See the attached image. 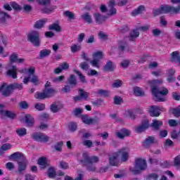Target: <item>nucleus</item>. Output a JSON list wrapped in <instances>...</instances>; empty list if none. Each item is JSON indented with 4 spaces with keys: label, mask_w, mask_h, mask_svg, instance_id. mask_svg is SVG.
I'll return each instance as SVG.
<instances>
[{
    "label": "nucleus",
    "mask_w": 180,
    "mask_h": 180,
    "mask_svg": "<svg viewBox=\"0 0 180 180\" xmlns=\"http://www.w3.org/2000/svg\"><path fill=\"white\" fill-rule=\"evenodd\" d=\"M79 162L82 167H85L89 172H95L98 169L95 163L99 162V158L98 156L90 157L87 153H84L82 154V160H80Z\"/></svg>",
    "instance_id": "f257e3e1"
},
{
    "label": "nucleus",
    "mask_w": 180,
    "mask_h": 180,
    "mask_svg": "<svg viewBox=\"0 0 180 180\" xmlns=\"http://www.w3.org/2000/svg\"><path fill=\"white\" fill-rule=\"evenodd\" d=\"M149 84L151 86L152 94L155 96V101L156 102H165V98L162 96H167L168 95V89L164 88L163 90H160L155 84H162V80L155 79L149 81Z\"/></svg>",
    "instance_id": "f03ea898"
},
{
    "label": "nucleus",
    "mask_w": 180,
    "mask_h": 180,
    "mask_svg": "<svg viewBox=\"0 0 180 180\" xmlns=\"http://www.w3.org/2000/svg\"><path fill=\"white\" fill-rule=\"evenodd\" d=\"M129 169L134 175H139L147 169V162L144 159H136L134 167H131Z\"/></svg>",
    "instance_id": "7ed1b4c3"
},
{
    "label": "nucleus",
    "mask_w": 180,
    "mask_h": 180,
    "mask_svg": "<svg viewBox=\"0 0 180 180\" xmlns=\"http://www.w3.org/2000/svg\"><path fill=\"white\" fill-rule=\"evenodd\" d=\"M34 71H36V69L34 68H30L28 69V76L24 78L22 81L23 84L27 85V84H29V82H32L34 85H39V84H40L39 77L34 75Z\"/></svg>",
    "instance_id": "20e7f679"
},
{
    "label": "nucleus",
    "mask_w": 180,
    "mask_h": 180,
    "mask_svg": "<svg viewBox=\"0 0 180 180\" xmlns=\"http://www.w3.org/2000/svg\"><path fill=\"white\" fill-rule=\"evenodd\" d=\"M30 43H32L34 47H40V32L36 30L31 31L27 36Z\"/></svg>",
    "instance_id": "39448f33"
},
{
    "label": "nucleus",
    "mask_w": 180,
    "mask_h": 180,
    "mask_svg": "<svg viewBox=\"0 0 180 180\" xmlns=\"http://www.w3.org/2000/svg\"><path fill=\"white\" fill-rule=\"evenodd\" d=\"M78 92L79 95L73 97L74 102H81L89 99V93L85 91L83 89H79Z\"/></svg>",
    "instance_id": "423d86ee"
},
{
    "label": "nucleus",
    "mask_w": 180,
    "mask_h": 180,
    "mask_svg": "<svg viewBox=\"0 0 180 180\" xmlns=\"http://www.w3.org/2000/svg\"><path fill=\"white\" fill-rule=\"evenodd\" d=\"M161 112H165V108L158 105H152L149 110V113L152 117H158L161 115Z\"/></svg>",
    "instance_id": "0eeeda50"
},
{
    "label": "nucleus",
    "mask_w": 180,
    "mask_h": 180,
    "mask_svg": "<svg viewBox=\"0 0 180 180\" xmlns=\"http://www.w3.org/2000/svg\"><path fill=\"white\" fill-rule=\"evenodd\" d=\"M80 117L85 124H98L99 123V117H95L94 118H89L88 115H80Z\"/></svg>",
    "instance_id": "6e6552de"
},
{
    "label": "nucleus",
    "mask_w": 180,
    "mask_h": 180,
    "mask_svg": "<svg viewBox=\"0 0 180 180\" xmlns=\"http://www.w3.org/2000/svg\"><path fill=\"white\" fill-rule=\"evenodd\" d=\"M1 91H2L3 96H6V98L11 96L13 92L12 86L11 84H7L6 83H3L2 85L0 86V92Z\"/></svg>",
    "instance_id": "1a4fd4ad"
},
{
    "label": "nucleus",
    "mask_w": 180,
    "mask_h": 180,
    "mask_svg": "<svg viewBox=\"0 0 180 180\" xmlns=\"http://www.w3.org/2000/svg\"><path fill=\"white\" fill-rule=\"evenodd\" d=\"M32 137L35 141H40L41 143H47L50 140L49 136L41 134L40 132H36L32 134Z\"/></svg>",
    "instance_id": "9d476101"
},
{
    "label": "nucleus",
    "mask_w": 180,
    "mask_h": 180,
    "mask_svg": "<svg viewBox=\"0 0 180 180\" xmlns=\"http://www.w3.org/2000/svg\"><path fill=\"white\" fill-rule=\"evenodd\" d=\"M149 127L150 123L148 120L143 121L141 125L135 127V131L136 133H143V131H146Z\"/></svg>",
    "instance_id": "9b49d317"
},
{
    "label": "nucleus",
    "mask_w": 180,
    "mask_h": 180,
    "mask_svg": "<svg viewBox=\"0 0 180 180\" xmlns=\"http://www.w3.org/2000/svg\"><path fill=\"white\" fill-rule=\"evenodd\" d=\"M26 168H27V160L18 162V169L16 172L19 175H24L25 171H26Z\"/></svg>",
    "instance_id": "f8f14e48"
},
{
    "label": "nucleus",
    "mask_w": 180,
    "mask_h": 180,
    "mask_svg": "<svg viewBox=\"0 0 180 180\" xmlns=\"http://www.w3.org/2000/svg\"><path fill=\"white\" fill-rule=\"evenodd\" d=\"M22 120L27 127H33V124H34V118L30 115H26Z\"/></svg>",
    "instance_id": "ddd939ff"
},
{
    "label": "nucleus",
    "mask_w": 180,
    "mask_h": 180,
    "mask_svg": "<svg viewBox=\"0 0 180 180\" xmlns=\"http://www.w3.org/2000/svg\"><path fill=\"white\" fill-rule=\"evenodd\" d=\"M10 158L13 160H16L17 161L22 162L26 161V157L25 155L20 152H15L10 155Z\"/></svg>",
    "instance_id": "4468645a"
},
{
    "label": "nucleus",
    "mask_w": 180,
    "mask_h": 180,
    "mask_svg": "<svg viewBox=\"0 0 180 180\" xmlns=\"http://www.w3.org/2000/svg\"><path fill=\"white\" fill-rule=\"evenodd\" d=\"M7 77H11L13 79L18 78V68L16 66H11V69L6 72Z\"/></svg>",
    "instance_id": "2eb2a0df"
},
{
    "label": "nucleus",
    "mask_w": 180,
    "mask_h": 180,
    "mask_svg": "<svg viewBox=\"0 0 180 180\" xmlns=\"http://www.w3.org/2000/svg\"><path fill=\"white\" fill-rule=\"evenodd\" d=\"M116 136L117 137H118V139H121V140H123L124 137L130 136V131L129 129L123 128L120 130V131L116 132Z\"/></svg>",
    "instance_id": "dca6fc26"
},
{
    "label": "nucleus",
    "mask_w": 180,
    "mask_h": 180,
    "mask_svg": "<svg viewBox=\"0 0 180 180\" xmlns=\"http://www.w3.org/2000/svg\"><path fill=\"white\" fill-rule=\"evenodd\" d=\"M117 158H119L118 153H113L112 155L109 156L110 165L117 167V165L119 164Z\"/></svg>",
    "instance_id": "f3484780"
},
{
    "label": "nucleus",
    "mask_w": 180,
    "mask_h": 180,
    "mask_svg": "<svg viewBox=\"0 0 180 180\" xmlns=\"http://www.w3.org/2000/svg\"><path fill=\"white\" fill-rule=\"evenodd\" d=\"M94 16L97 25H102L107 19L106 16H103L99 13H94Z\"/></svg>",
    "instance_id": "a211bd4d"
},
{
    "label": "nucleus",
    "mask_w": 180,
    "mask_h": 180,
    "mask_svg": "<svg viewBox=\"0 0 180 180\" xmlns=\"http://www.w3.org/2000/svg\"><path fill=\"white\" fill-rule=\"evenodd\" d=\"M157 140L154 136H148V138L143 141V147H150L151 144H155Z\"/></svg>",
    "instance_id": "6ab92c4d"
},
{
    "label": "nucleus",
    "mask_w": 180,
    "mask_h": 180,
    "mask_svg": "<svg viewBox=\"0 0 180 180\" xmlns=\"http://www.w3.org/2000/svg\"><path fill=\"white\" fill-rule=\"evenodd\" d=\"M115 70V65H113V62L111 60H108L106 64L103 66L104 72H112Z\"/></svg>",
    "instance_id": "aec40b11"
},
{
    "label": "nucleus",
    "mask_w": 180,
    "mask_h": 180,
    "mask_svg": "<svg viewBox=\"0 0 180 180\" xmlns=\"http://www.w3.org/2000/svg\"><path fill=\"white\" fill-rule=\"evenodd\" d=\"M37 163L39 165L41 169H46L49 166V163H47V158L46 157L39 158Z\"/></svg>",
    "instance_id": "412c9836"
},
{
    "label": "nucleus",
    "mask_w": 180,
    "mask_h": 180,
    "mask_svg": "<svg viewBox=\"0 0 180 180\" xmlns=\"http://www.w3.org/2000/svg\"><path fill=\"white\" fill-rule=\"evenodd\" d=\"M68 84L73 88H75V86L78 85V82H77V77H75V75H71L70 76V77L68 79Z\"/></svg>",
    "instance_id": "4be33fe9"
},
{
    "label": "nucleus",
    "mask_w": 180,
    "mask_h": 180,
    "mask_svg": "<svg viewBox=\"0 0 180 180\" xmlns=\"http://www.w3.org/2000/svg\"><path fill=\"white\" fill-rule=\"evenodd\" d=\"M0 113L1 115H4V116H6V117H8L9 119H14L16 117V114L12 111L0 110Z\"/></svg>",
    "instance_id": "5701e85b"
},
{
    "label": "nucleus",
    "mask_w": 180,
    "mask_h": 180,
    "mask_svg": "<svg viewBox=\"0 0 180 180\" xmlns=\"http://www.w3.org/2000/svg\"><path fill=\"white\" fill-rule=\"evenodd\" d=\"M161 126H162V121H158L157 120H153V123L150 124V127L154 129V130H160Z\"/></svg>",
    "instance_id": "b1692460"
},
{
    "label": "nucleus",
    "mask_w": 180,
    "mask_h": 180,
    "mask_svg": "<svg viewBox=\"0 0 180 180\" xmlns=\"http://www.w3.org/2000/svg\"><path fill=\"white\" fill-rule=\"evenodd\" d=\"M44 91L46 95V98H51V96H54V95L57 94V91H56V89L53 88L44 89Z\"/></svg>",
    "instance_id": "393cba45"
},
{
    "label": "nucleus",
    "mask_w": 180,
    "mask_h": 180,
    "mask_svg": "<svg viewBox=\"0 0 180 180\" xmlns=\"http://www.w3.org/2000/svg\"><path fill=\"white\" fill-rule=\"evenodd\" d=\"M171 61H172V63H179V65H180V56H179V52H178V51H174V52L172 53Z\"/></svg>",
    "instance_id": "a878e982"
},
{
    "label": "nucleus",
    "mask_w": 180,
    "mask_h": 180,
    "mask_svg": "<svg viewBox=\"0 0 180 180\" xmlns=\"http://www.w3.org/2000/svg\"><path fill=\"white\" fill-rule=\"evenodd\" d=\"M139 30H134L129 33V39L131 41H134V39H137L138 36H140V32L138 31Z\"/></svg>",
    "instance_id": "bb28decb"
},
{
    "label": "nucleus",
    "mask_w": 180,
    "mask_h": 180,
    "mask_svg": "<svg viewBox=\"0 0 180 180\" xmlns=\"http://www.w3.org/2000/svg\"><path fill=\"white\" fill-rule=\"evenodd\" d=\"M118 155H122L121 160L125 162L127 160H129V153L124 150V149L120 150L118 153H117Z\"/></svg>",
    "instance_id": "cd10ccee"
},
{
    "label": "nucleus",
    "mask_w": 180,
    "mask_h": 180,
    "mask_svg": "<svg viewBox=\"0 0 180 180\" xmlns=\"http://www.w3.org/2000/svg\"><path fill=\"white\" fill-rule=\"evenodd\" d=\"M46 22H47V19L37 20L34 25V29H41L44 27V23H46Z\"/></svg>",
    "instance_id": "c85d7f7f"
},
{
    "label": "nucleus",
    "mask_w": 180,
    "mask_h": 180,
    "mask_svg": "<svg viewBox=\"0 0 180 180\" xmlns=\"http://www.w3.org/2000/svg\"><path fill=\"white\" fill-rule=\"evenodd\" d=\"M146 9V8L144 7V6L141 5L139 6L137 8H136L135 10H134L131 12V15L133 16H137V15H140L141 13H143V11Z\"/></svg>",
    "instance_id": "c756f323"
},
{
    "label": "nucleus",
    "mask_w": 180,
    "mask_h": 180,
    "mask_svg": "<svg viewBox=\"0 0 180 180\" xmlns=\"http://www.w3.org/2000/svg\"><path fill=\"white\" fill-rule=\"evenodd\" d=\"M55 9H57V6H52L49 8L45 7L41 9V13H46L47 15H50V13H53V12H54Z\"/></svg>",
    "instance_id": "7c9ffc66"
},
{
    "label": "nucleus",
    "mask_w": 180,
    "mask_h": 180,
    "mask_svg": "<svg viewBox=\"0 0 180 180\" xmlns=\"http://www.w3.org/2000/svg\"><path fill=\"white\" fill-rule=\"evenodd\" d=\"M82 19L84 20L86 23L89 25H91L92 23V17L90 15L89 13H85L83 15H81Z\"/></svg>",
    "instance_id": "2f4dec72"
},
{
    "label": "nucleus",
    "mask_w": 180,
    "mask_h": 180,
    "mask_svg": "<svg viewBox=\"0 0 180 180\" xmlns=\"http://www.w3.org/2000/svg\"><path fill=\"white\" fill-rule=\"evenodd\" d=\"M34 98L36 99H39L40 101H43L44 99H47V96L44 90L42 92H37L34 95Z\"/></svg>",
    "instance_id": "473e14b6"
},
{
    "label": "nucleus",
    "mask_w": 180,
    "mask_h": 180,
    "mask_svg": "<svg viewBox=\"0 0 180 180\" xmlns=\"http://www.w3.org/2000/svg\"><path fill=\"white\" fill-rule=\"evenodd\" d=\"M11 15H8V13L0 11V23H6V19H9Z\"/></svg>",
    "instance_id": "72a5a7b5"
},
{
    "label": "nucleus",
    "mask_w": 180,
    "mask_h": 180,
    "mask_svg": "<svg viewBox=\"0 0 180 180\" xmlns=\"http://www.w3.org/2000/svg\"><path fill=\"white\" fill-rule=\"evenodd\" d=\"M103 103H105V101L102 98H97L96 100L91 101V105L96 108H101Z\"/></svg>",
    "instance_id": "f704fd0d"
},
{
    "label": "nucleus",
    "mask_w": 180,
    "mask_h": 180,
    "mask_svg": "<svg viewBox=\"0 0 180 180\" xmlns=\"http://www.w3.org/2000/svg\"><path fill=\"white\" fill-rule=\"evenodd\" d=\"M60 109H63V105H57L56 103H52L50 107V110L53 113H57Z\"/></svg>",
    "instance_id": "c9c22d12"
},
{
    "label": "nucleus",
    "mask_w": 180,
    "mask_h": 180,
    "mask_svg": "<svg viewBox=\"0 0 180 180\" xmlns=\"http://www.w3.org/2000/svg\"><path fill=\"white\" fill-rule=\"evenodd\" d=\"M51 54V51L49 49H43L39 52L40 58H44L49 57V55Z\"/></svg>",
    "instance_id": "e433bc0d"
},
{
    "label": "nucleus",
    "mask_w": 180,
    "mask_h": 180,
    "mask_svg": "<svg viewBox=\"0 0 180 180\" xmlns=\"http://www.w3.org/2000/svg\"><path fill=\"white\" fill-rule=\"evenodd\" d=\"M49 30H55V32H61V27L58 25V23H53L49 25Z\"/></svg>",
    "instance_id": "4c0bfd02"
},
{
    "label": "nucleus",
    "mask_w": 180,
    "mask_h": 180,
    "mask_svg": "<svg viewBox=\"0 0 180 180\" xmlns=\"http://www.w3.org/2000/svg\"><path fill=\"white\" fill-rule=\"evenodd\" d=\"M15 131L19 137H23V136H26V134H27V131L26 130V128L17 129Z\"/></svg>",
    "instance_id": "58836bf2"
},
{
    "label": "nucleus",
    "mask_w": 180,
    "mask_h": 180,
    "mask_svg": "<svg viewBox=\"0 0 180 180\" xmlns=\"http://www.w3.org/2000/svg\"><path fill=\"white\" fill-rule=\"evenodd\" d=\"M65 81V76L61 75L52 79V82L54 84H58L60 82H64Z\"/></svg>",
    "instance_id": "ea45409f"
},
{
    "label": "nucleus",
    "mask_w": 180,
    "mask_h": 180,
    "mask_svg": "<svg viewBox=\"0 0 180 180\" xmlns=\"http://www.w3.org/2000/svg\"><path fill=\"white\" fill-rule=\"evenodd\" d=\"M134 94L136 96H144V91H141V89L138 86L134 88Z\"/></svg>",
    "instance_id": "a19ab883"
},
{
    "label": "nucleus",
    "mask_w": 180,
    "mask_h": 180,
    "mask_svg": "<svg viewBox=\"0 0 180 180\" xmlns=\"http://www.w3.org/2000/svg\"><path fill=\"white\" fill-rule=\"evenodd\" d=\"M93 58L96 60H98V61H101L102 58H103V53L101 51H98L93 54Z\"/></svg>",
    "instance_id": "79ce46f5"
},
{
    "label": "nucleus",
    "mask_w": 180,
    "mask_h": 180,
    "mask_svg": "<svg viewBox=\"0 0 180 180\" xmlns=\"http://www.w3.org/2000/svg\"><path fill=\"white\" fill-rule=\"evenodd\" d=\"M56 175H57L56 169H54V167H49L48 169V176L49 178H55Z\"/></svg>",
    "instance_id": "37998d69"
},
{
    "label": "nucleus",
    "mask_w": 180,
    "mask_h": 180,
    "mask_svg": "<svg viewBox=\"0 0 180 180\" xmlns=\"http://www.w3.org/2000/svg\"><path fill=\"white\" fill-rule=\"evenodd\" d=\"M74 72L79 76V78L81 82H83V84H86V79H85V76H84V75H82V73H81V72H79L77 70H75Z\"/></svg>",
    "instance_id": "c03bdc74"
},
{
    "label": "nucleus",
    "mask_w": 180,
    "mask_h": 180,
    "mask_svg": "<svg viewBox=\"0 0 180 180\" xmlns=\"http://www.w3.org/2000/svg\"><path fill=\"white\" fill-rule=\"evenodd\" d=\"M10 85H11L13 91H15V89H18V91H22V89H23L22 84L13 83L11 84Z\"/></svg>",
    "instance_id": "a18cd8bd"
},
{
    "label": "nucleus",
    "mask_w": 180,
    "mask_h": 180,
    "mask_svg": "<svg viewBox=\"0 0 180 180\" xmlns=\"http://www.w3.org/2000/svg\"><path fill=\"white\" fill-rule=\"evenodd\" d=\"M10 5L11 8H13V9H14V11H16L17 12H20V11L22 10V7L15 1L11 2Z\"/></svg>",
    "instance_id": "49530a36"
},
{
    "label": "nucleus",
    "mask_w": 180,
    "mask_h": 180,
    "mask_svg": "<svg viewBox=\"0 0 180 180\" xmlns=\"http://www.w3.org/2000/svg\"><path fill=\"white\" fill-rule=\"evenodd\" d=\"M64 15L66 18H68L70 20H74L75 19V14L70 11L64 12Z\"/></svg>",
    "instance_id": "de8ad7c7"
},
{
    "label": "nucleus",
    "mask_w": 180,
    "mask_h": 180,
    "mask_svg": "<svg viewBox=\"0 0 180 180\" xmlns=\"http://www.w3.org/2000/svg\"><path fill=\"white\" fill-rule=\"evenodd\" d=\"M180 11V6H177L176 7H174L170 6L169 13H175L176 15L178 14V13Z\"/></svg>",
    "instance_id": "09e8293b"
},
{
    "label": "nucleus",
    "mask_w": 180,
    "mask_h": 180,
    "mask_svg": "<svg viewBox=\"0 0 180 180\" xmlns=\"http://www.w3.org/2000/svg\"><path fill=\"white\" fill-rule=\"evenodd\" d=\"M19 58V56L16 53H13L10 56V63H18V59Z\"/></svg>",
    "instance_id": "8fccbe9b"
},
{
    "label": "nucleus",
    "mask_w": 180,
    "mask_h": 180,
    "mask_svg": "<svg viewBox=\"0 0 180 180\" xmlns=\"http://www.w3.org/2000/svg\"><path fill=\"white\" fill-rule=\"evenodd\" d=\"M172 115H174V117H180V105L172 109Z\"/></svg>",
    "instance_id": "3c124183"
},
{
    "label": "nucleus",
    "mask_w": 180,
    "mask_h": 180,
    "mask_svg": "<svg viewBox=\"0 0 180 180\" xmlns=\"http://www.w3.org/2000/svg\"><path fill=\"white\" fill-rule=\"evenodd\" d=\"M84 112V110L81 108H77L73 110L72 111V114L74 115V116H75L76 117H78V116L79 115H81L82 112Z\"/></svg>",
    "instance_id": "603ef678"
},
{
    "label": "nucleus",
    "mask_w": 180,
    "mask_h": 180,
    "mask_svg": "<svg viewBox=\"0 0 180 180\" xmlns=\"http://www.w3.org/2000/svg\"><path fill=\"white\" fill-rule=\"evenodd\" d=\"M82 49L81 45H77V44H73L71 47H70V50L72 51V53H77L78 51H79Z\"/></svg>",
    "instance_id": "864d4df0"
},
{
    "label": "nucleus",
    "mask_w": 180,
    "mask_h": 180,
    "mask_svg": "<svg viewBox=\"0 0 180 180\" xmlns=\"http://www.w3.org/2000/svg\"><path fill=\"white\" fill-rule=\"evenodd\" d=\"M72 88H74L70 84H67V85H65L63 88H62V91L65 92V94H70Z\"/></svg>",
    "instance_id": "5fc2aeb1"
},
{
    "label": "nucleus",
    "mask_w": 180,
    "mask_h": 180,
    "mask_svg": "<svg viewBox=\"0 0 180 180\" xmlns=\"http://www.w3.org/2000/svg\"><path fill=\"white\" fill-rule=\"evenodd\" d=\"M169 5H161L160 9L162 13H169Z\"/></svg>",
    "instance_id": "6e6d98bb"
},
{
    "label": "nucleus",
    "mask_w": 180,
    "mask_h": 180,
    "mask_svg": "<svg viewBox=\"0 0 180 180\" xmlns=\"http://www.w3.org/2000/svg\"><path fill=\"white\" fill-rule=\"evenodd\" d=\"M114 103L115 105H120L123 103V98L119 96H115L114 98Z\"/></svg>",
    "instance_id": "4d7b16f0"
},
{
    "label": "nucleus",
    "mask_w": 180,
    "mask_h": 180,
    "mask_svg": "<svg viewBox=\"0 0 180 180\" xmlns=\"http://www.w3.org/2000/svg\"><path fill=\"white\" fill-rule=\"evenodd\" d=\"M34 108L37 110L41 111L46 109V105L44 103H37L35 104Z\"/></svg>",
    "instance_id": "13d9d810"
},
{
    "label": "nucleus",
    "mask_w": 180,
    "mask_h": 180,
    "mask_svg": "<svg viewBox=\"0 0 180 180\" xmlns=\"http://www.w3.org/2000/svg\"><path fill=\"white\" fill-rule=\"evenodd\" d=\"M77 123L75 122H72L69 123V129L70 131H75L77 130Z\"/></svg>",
    "instance_id": "bf43d9fd"
},
{
    "label": "nucleus",
    "mask_w": 180,
    "mask_h": 180,
    "mask_svg": "<svg viewBox=\"0 0 180 180\" xmlns=\"http://www.w3.org/2000/svg\"><path fill=\"white\" fill-rule=\"evenodd\" d=\"M63 146H64V143L63 141H59L54 146V148L56 151H61Z\"/></svg>",
    "instance_id": "052dcab7"
},
{
    "label": "nucleus",
    "mask_w": 180,
    "mask_h": 180,
    "mask_svg": "<svg viewBox=\"0 0 180 180\" xmlns=\"http://www.w3.org/2000/svg\"><path fill=\"white\" fill-rule=\"evenodd\" d=\"M97 94L101 95V96H109V91L108 90L100 89L98 91Z\"/></svg>",
    "instance_id": "680f3d73"
},
{
    "label": "nucleus",
    "mask_w": 180,
    "mask_h": 180,
    "mask_svg": "<svg viewBox=\"0 0 180 180\" xmlns=\"http://www.w3.org/2000/svg\"><path fill=\"white\" fill-rule=\"evenodd\" d=\"M123 85V82L120 79H117L115 81V82L112 84L113 88H120Z\"/></svg>",
    "instance_id": "e2e57ef3"
},
{
    "label": "nucleus",
    "mask_w": 180,
    "mask_h": 180,
    "mask_svg": "<svg viewBox=\"0 0 180 180\" xmlns=\"http://www.w3.org/2000/svg\"><path fill=\"white\" fill-rule=\"evenodd\" d=\"M37 1L38 2V4H39V5H44V6H46V5H50L51 4V1L50 0H37Z\"/></svg>",
    "instance_id": "0e129e2a"
},
{
    "label": "nucleus",
    "mask_w": 180,
    "mask_h": 180,
    "mask_svg": "<svg viewBox=\"0 0 180 180\" xmlns=\"http://www.w3.org/2000/svg\"><path fill=\"white\" fill-rule=\"evenodd\" d=\"M79 67L84 71H86L89 69V65H88L86 62H83L80 63Z\"/></svg>",
    "instance_id": "69168bd1"
},
{
    "label": "nucleus",
    "mask_w": 180,
    "mask_h": 180,
    "mask_svg": "<svg viewBox=\"0 0 180 180\" xmlns=\"http://www.w3.org/2000/svg\"><path fill=\"white\" fill-rule=\"evenodd\" d=\"M160 178V175L158 174H155V173H152L150 174L148 176V179H154V180H157Z\"/></svg>",
    "instance_id": "338daca9"
},
{
    "label": "nucleus",
    "mask_w": 180,
    "mask_h": 180,
    "mask_svg": "<svg viewBox=\"0 0 180 180\" xmlns=\"http://www.w3.org/2000/svg\"><path fill=\"white\" fill-rule=\"evenodd\" d=\"M174 101H180V93L174 91L172 94Z\"/></svg>",
    "instance_id": "774afa93"
}]
</instances>
